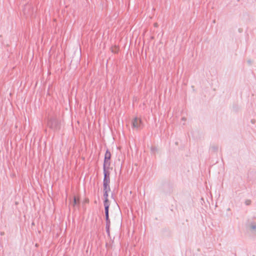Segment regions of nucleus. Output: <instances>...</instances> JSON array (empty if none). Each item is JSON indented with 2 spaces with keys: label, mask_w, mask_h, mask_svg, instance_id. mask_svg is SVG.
Listing matches in <instances>:
<instances>
[{
  "label": "nucleus",
  "mask_w": 256,
  "mask_h": 256,
  "mask_svg": "<svg viewBox=\"0 0 256 256\" xmlns=\"http://www.w3.org/2000/svg\"><path fill=\"white\" fill-rule=\"evenodd\" d=\"M48 126L52 130H58L60 128V123L56 118H51L48 120Z\"/></svg>",
  "instance_id": "f257e3e1"
},
{
  "label": "nucleus",
  "mask_w": 256,
  "mask_h": 256,
  "mask_svg": "<svg viewBox=\"0 0 256 256\" xmlns=\"http://www.w3.org/2000/svg\"><path fill=\"white\" fill-rule=\"evenodd\" d=\"M111 158V154L108 150H106V152L104 154V162L103 164V166H110V160Z\"/></svg>",
  "instance_id": "f03ea898"
},
{
  "label": "nucleus",
  "mask_w": 256,
  "mask_h": 256,
  "mask_svg": "<svg viewBox=\"0 0 256 256\" xmlns=\"http://www.w3.org/2000/svg\"><path fill=\"white\" fill-rule=\"evenodd\" d=\"M142 120L138 118H135L132 121V128L138 130L142 128Z\"/></svg>",
  "instance_id": "7ed1b4c3"
},
{
  "label": "nucleus",
  "mask_w": 256,
  "mask_h": 256,
  "mask_svg": "<svg viewBox=\"0 0 256 256\" xmlns=\"http://www.w3.org/2000/svg\"><path fill=\"white\" fill-rule=\"evenodd\" d=\"M110 166H103V171H104V178L103 180H106V181H110V172L108 171Z\"/></svg>",
  "instance_id": "20e7f679"
},
{
  "label": "nucleus",
  "mask_w": 256,
  "mask_h": 256,
  "mask_svg": "<svg viewBox=\"0 0 256 256\" xmlns=\"http://www.w3.org/2000/svg\"><path fill=\"white\" fill-rule=\"evenodd\" d=\"M109 207L108 206L104 207V213L106 217V225H110V220L109 218Z\"/></svg>",
  "instance_id": "39448f33"
},
{
  "label": "nucleus",
  "mask_w": 256,
  "mask_h": 256,
  "mask_svg": "<svg viewBox=\"0 0 256 256\" xmlns=\"http://www.w3.org/2000/svg\"><path fill=\"white\" fill-rule=\"evenodd\" d=\"M250 231L252 233H256V223L254 222H250L248 226Z\"/></svg>",
  "instance_id": "423d86ee"
},
{
  "label": "nucleus",
  "mask_w": 256,
  "mask_h": 256,
  "mask_svg": "<svg viewBox=\"0 0 256 256\" xmlns=\"http://www.w3.org/2000/svg\"><path fill=\"white\" fill-rule=\"evenodd\" d=\"M104 206L106 207V206H110V204H109V201H108V191L106 190V191H104Z\"/></svg>",
  "instance_id": "0eeeda50"
},
{
  "label": "nucleus",
  "mask_w": 256,
  "mask_h": 256,
  "mask_svg": "<svg viewBox=\"0 0 256 256\" xmlns=\"http://www.w3.org/2000/svg\"><path fill=\"white\" fill-rule=\"evenodd\" d=\"M110 181L103 180L104 191H110Z\"/></svg>",
  "instance_id": "6e6552de"
},
{
  "label": "nucleus",
  "mask_w": 256,
  "mask_h": 256,
  "mask_svg": "<svg viewBox=\"0 0 256 256\" xmlns=\"http://www.w3.org/2000/svg\"><path fill=\"white\" fill-rule=\"evenodd\" d=\"M79 203V200H78L76 198V197L74 198L73 202H72V205L74 206L78 204Z\"/></svg>",
  "instance_id": "1a4fd4ad"
},
{
  "label": "nucleus",
  "mask_w": 256,
  "mask_h": 256,
  "mask_svg": "<svg viewBox=\"0 0 256 256\" xmlns=\"http://www.w3.org/2000/svg\"><path fill=\"white\" fill-rule=\"evenodd\" d=\"M106 232L108 236L110 235V225H106Z\"/></svg>",
  "instance_id": "9d476101"
},
{
  "label": "nucleus",
  "mask_w": 256,
  "mask_h": 256,
  "mask_svg": "<svg viewBox=\"0 0 256 256\" xmlns=\"http://www.w3.org/2000/svg\"><path fill=\"white\" fill-rule=\"evenodd\" d=\"M150 150H151L152 152L154 154L157 152L158 149L155 146H152Z\"/></svg>",
  "instance_id": "9b49d317"
},
{
  "label": "nucleus",
  "mask_w": 256,
  "mask_h": 256,
  "mask_svg": "<svg viewBox=\"0 0 256 256\" xmlns=\"http://www.w3.org/2000/svg\"><path fill=\"white\" fill-rule=\"evenodd\" d=\"M212 149L214 151H218V147L216 146H214L212 147Z\"/></svg>",
  "instance_id": "f8f14e48"
},
{
  "label": "nucleus",
  "mask_w": 256,
  "mask_h": 256,
  "mask_svg": "<svg viewBox=\"0 0 256 256\" xmlns=\"http://www.w3.org/2000/svg\"><path fill=\"white\" fill-rule=\"evenodd\" d=\"M251 201L250 200H246L245 202L246 205H249L250 204Z\"/></svg>",
  "instance_id": "ddd939ff"
},
{
  "label": "nucleus",
  "mask_w": 256,
  "mask_h": 256,
  "mask_svg": "<svg viewBox=\"0 0 256 256\" xmlns=\"http://www.w3.org/2000/svg\"><path fill=\"white\" fill-rule=\"evenodd\" d=\"M247 62L250 65L252 64V61L250 60H248Z\"/></svg>",
  "instance_id": "4468645a"
},
{
  "label": "nucleus",
  "mask_w": 256,
  "mask_h": 256,
  "mask_svg": "<svg viewBox=\"0 0 256 256\" xmlns=\"http://www.w3.org/2000/svg\"><path fill=\"white\" fill-rule=\"evenodd\" d=\"M182 120L185 122L186 120V118L183 117L182 118Z\"/></svg>",
  "instance_id": "2eb2a0df"
},
{
  "label": "nucleus",
  "mask_w": 256,
  "mask_h": 256,
  "mask_svg": "<svg viewBox=\"0 0 256 256\" xmlns=\"http://www.w3.org/2000/svg\"><path fill=\"white\" fill-rule=\"evenodd\" d=\"M154 26H157V24H154Z\"/></svg>",
  "instance_id": "dca6fc26"
}]
</instances>
